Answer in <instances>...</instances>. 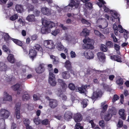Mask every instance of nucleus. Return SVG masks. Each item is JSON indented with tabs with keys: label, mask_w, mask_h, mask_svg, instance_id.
Here are the masks:
<instances>
[{
	"label": "nucleus",
	"mask_w": 129,
	"mask_h": 129,
	"mask_svg": "<svg viewBox=\"0 0 129 129\" xmlns=\"http://www.w3.org/2000/svg\"><path fill=\"white\" fill-rule=\"evenodd\" d=\"M42 22L44 26L41 29V32L43 34H46L50 33L51 28L55 26V24L54 22L44 19H42Z\"/></svg>",
	"instance_id": "obj_1"
},
{
	"label": "nucleus",
	"mask_w": 129,
	"mask_h": 129,
	"mask_svg": "<svg viewBox=\"0 0 129 129\" xmlns=\"http://www.w3.org/2000/svg\"><path fill=\"white\" fill-rule=\"evenodd\" d=\"M83 42L84 44L82 47L85 49H92L93 48V44L94 42L93 40L90 39L89 38H86L83 39Z\"/></svg>",
	"instance_id": "obj_2"
},
{
	"label": "nucleus",
	"mask_w": 129,
	"mask_h": 129,
	"mask_svg": "<svg viewBox=\"0 0 129 129\" xmlns=\"http://www.w3.org/2000/svg\"><path fill=\"white\" fill-rule=\"evenodd\" d=\"M108 112L109 113L106 114L104 116V114H101L102 118L104 119L106 121H108L111 119L112 114L115 115L116 113V111L114 108H112L111 109H109Z\"/></svg>",
	"instance_id": "obj_3"
},
{
	"label": "nucleus",
	"mask_w": 129,
	"mask_h": 129,
	"mask_svg": "<svg viewBox=\"0 0 129 129\" xmlns=\"http://www.w3.org/2000/svg\"><path fill=\"white\" fill-rule=\"evenodd\" d=\"M57 81L58 83L62 87V90H61L60 89L56 91V93L58 96H61V94L62 92L65 91L67 87V85L61 79H58L57 80Z\"/></svg>",
	"instance_id": "obj_4"
},
{
	"label": "nucleus",
	"mask_w": 129,
	"mask_h": 129,
	"mask_svg": "<svg viewBox=\"0 0 129 129\" xmlns=\"http://www.w3.org/2000/svg\"><path fill=\"white\" fill-rule=\"evenodd\" d=\"M48 81L49 84L51 86H54L56 84L55 76L53 73L52 70L50 71Z\"/></svg>",
	"instance_id": "obj_5"
},
{
	"label": "nucleus",
	"mask_w": 129,
	"mask_h": 129,
	"mask_svg": "<svg viewBox=\"0 0 129 129\" xmlns=\"http://www.w3.org/2000/svg\"><path fill=\"white\" fill-rule=\"evenodd\" d=\"M43 44L45 47L50 49H53L55 47V45L53 42L52 40L44 41L43 42Z\"/></svg>",
	"instance_id": "obj_6"
},
{
	"label": "nucleus",
	"mask_w": 129,
	"mask_h": 129,
	"mask_svg": "<svg viewBox=\"0 0 129 129\" xmlns=\"http://www.w3.org/2000/svg\"><path fill=\"white\" fill-rule=\"evenodd\" d=\"M3 97L2 98H0V103H4L6 101H11L12 100V97L9 95L6 92H4L3 94Z\"/></svg>",
	"instance_id": "obj_7"
},
{
	"label": "nucleus",
	"mask_w": 129,
	"mask_h": 129,
	"mask_svg": "<svg viewBox=\"0 0 129 129\" xmlns=\"http://www.w3.org/2000/svg\"><path fill=\"white\" fill-rule=\"evenodd\" d=\"M113 28L114 29V33L116 35H118V31L120 33H123L124 31V29L122 26L120 25H119L117 27V25L115 24H113Z\"/></svg>",
	"instance_id": "obj_8"
},
{
	"label": "nucleus",
	"mask_w": 129,
	"mask_h": 129,
	"mask_svg": "<svg viewBox=\"0 0 129 129\" xmlns=\"http://www.w3.org/2000/svg\"><path fill=\"white\" fill-rule=\"evenodd\" d=\"M10 113L8 110L2 109L0 110V116L4 119L7 118L9 116Z\"/></svg>",
	"instance_id": "obj_9"
},
{
	"label": "nucleus",
	"mask_w": 129,
	"mask_h": 129,
	"mask_svg": "<svg viewBox=\"0 0 129 129\" xmlns=\"http://www.w3.org/2000/svg\"><path fill=\"white\" fill-rule=\"evenodd\" d=\"M21 104L20 103H17L14 108L15 110V114L16 118L19 119L20 118V109Z\"/></svg>",
	"instance_id": "obj_10"
},
{
	"label": "nucleus",
	"mask_w": 129,
	"mask_h": 129,
	"mask_svg": "<svg viewBox=\"0 0 129 129\" xmlns=\"http://www.w3.org/2000/svg\"><path fill=\"white\" fill-rule=\"evenodd\" d=\"M103 23L102 25H99L98 26L101 28H104L106 27L108 25V22L106 21V20L105 19L100 18L97 21V23L99 22Z\"/></svg>",
	"instance_id": "obj_11"
},
{
	"label": "nucleus",
	"mask_w": 129,
	"mask_h": 129,
	"mask_svg": "<svg viewBox=\"0 0 129 129\" xmlns=\"http://www.w3.org/2000/svg\"><path fill=\"white\" fill-rule=\"evenodd\" d=\"M111 14L113 18L111 17L110 19L112 21H114L115 19H118V20L119 21V15L117 13V12L114 10H111L110 11Z\"/></svg>",
	"instance_id": "obj_12"
},
{
	"label": "nucleus",
	"mask_w": 129,
	"mask_h": 129,
	"mask_svg": "<svg viewBox=\"0 0 129 129\" xmlns=\"http://www.w3.org/2000/svg\"><path fill=\"white\" fill-rule=\"evenodd\" d=\"M64 67L66 68L67 70L71 71V73L75 75V74L74 72L71 70L72 66L71 63L70 61L68 60H66L64 63Z\"/></svg>",
	"instance_id": "obj_13"
},
{
	"label": "nucleus",
	"mask_w": 129,
	"mask_h": 129,
	"mask_svg": "<svg viewBox=\"0 0 129 129\" xmlns=\"http://www.w3.org/2000/svg\"><path fill=\"white\" fill-rule=\"evenodd\" d=\"M52 10L47 7H43L41 9V11L44 15L49 16L51 15V14Z\"/></svg>",
	"instance_id": "obj_14"
},
{
	"label": "nucleus",
	"mask_w": 129,
	"mask_h": 129,
	"mask_svg": "<svg viewBox=\"0 0 129 129\" xmlns=\"http://www.w3.org/2000/svg\"><path fill=\"white\" fill-rule=\"evenodd\" d=\"M69 6L71 7L75 6L76 8H80L79 2L76 0H71V3L69 4Z\"/></svg>",
	"instance_id": "obj_15"
},
{
	"label": "nucleus",
	"mask_w": 129,
	"mask_h": 129,
	"mask_svg": "<svg viewBox=\"0 0 129 129\" xmlns=\"http://www.w3.org/2000/svg\"><path fill=\"white\" fill-rule=\"evenodd\" d=\"M22 87V84L20 83L16 84L12 86V88L14 90L17 91V94H20V89Z\"/></svg>",
	"instance_id": "obj_16"
},
{
	"label": "nucleus",
	"mask_w": 129,
	"mask_h": 129,
	"mask_svg": "<svg viewBox=\"0 0 129 129\" xmlns=\"http://www.w3.org/2000/svg\"><path fill=\"white\" fill-rule=\"evenodd\" d=\"M85 57L88 59H92L94 57L93 53L90 50H86L84 53Z\"/></svg>",
	"instance_id": "obj_17"
},
{
	"label": "nucleus",
	"mask_w": 129,
	"mask_h": 129,
	"mask_svg": "<svg viewBox=\"0 0 129 129\" xmlns=\"http://www.w3.org/2000/svg\"><path fill=\"white\" fill-rule=\"evenodd\" d=\"M102 94V92L98 90L93 92V94L91 97V98L93 100L95 99L98 97H101Z\"/></svg>",
	"instance_id": "obj_18"
},
{
	"label": "nucleus",
	"mask_w": 129,
	"mask_h": 129,
	"mask_svg": "<svg viewBox=\"0 0 129 129\" xmlns=\"http://www.w3.org/2000/svg\"><path fill=\"white\" fill-rule=\"evenodd\" d=\"M72 114L71 112L67 111L66 112L64 113V118L65 120L68 121L72 118Z\"/></svg>",
	"instance_id": "obj_19"
},
{
	"label": "nucleus",
	"mask_w": 129,
	"mask_h": 129,
	"mask_svg": "<svg viewBox=\"0 0 129 129\" xmlns=\"http://www.w3.org/2000/svg\"><path fill=\"white\" fill-rule=\"evenodd\" d=\"M82 116L80 113H78L74 114V119L76 122L80 121L82 120Z\"/></svg>",
	"instance_id": "obj_20"
},
{
	"label": "nucleus",
	"mask_w": 129,
	"mask_h": 129,
	"mask_svg": "<svg viewBox=\"0 0 129 129\" xmlns=\"http://www.w3.org/2000/svg\"><path fill=\"white\" fill-rule=\"evenodd\" d=\"M44 64H40L38 67L36 69L37 72L38 73H40L43 72L44 69Z\"/></svg>",
	"instance_id": "obj_21"
},
{
	"label": "nucleus",
	"mask_w": 129,
	"mask_h": 129,
	"mask_svg": "<svg viewBox=\"0 0 129 129\" xmlns=\"http://www.w3.org/2000/svg\"><path fill=\"white\" fill-rule=\"evenodd\" d=\"M57 102L55 100L51 99L50 100L49 106L52 108H54L57 105Z\"/></svg>",
	"instance_id": "obj_22"
},
{
	"label": "nucleus",
	"mask_w": 129,
	"mask_h": 129,
	"mask_svg": "<svg viewBox=\"0 0 129 129\" xmlns=\"http://www.w3.org/2000/svg\"><path fill=\"white\" fill-rule=\"evenodd\" d=\"M5 41L8 43L10 42V40H11L12 38L10 37L7 33H1Z\"/></svg>",
	"instance_id": "obj_23"
},
{
	"label": "nucleus",
	"mask_w": 129,
	"mask_h": 129,
	"mask_svg": "<svg viewBox=\"0 0 129 129\" xmlns=\"http://www.w3.org/2000/svg\"><path fill=\"white\" fill-rule=\"evenodd\" d=\"M36 52L34 49L31 48L29 50V55L30 57L33 59L36 55Z\"/></svg>",
	"instance_id": "obj_24"
},
{
	"label": "nucleus",
	"mask_w": 129,
	"mask_h": 129,
	"mask_svg": "<svg viewBox=\"0 0 129 129\" xmlns=\"http://www.w3.org/2000/svg\"><path fill=\"white\" fill-rule=\"evenodd\" d=\"M87 88L86 85H83L81 87H76V91H78L80 93H83L86 90V89Z\"/></svg>",
	"instance_id": "obj_25"
},
{
	"label": "nucleus",
	"mask_w": 129,
	"mask_h": 129,
	"mask_svg": "<svg viewBox=\"0 0 129 129\" xmlns=\"http://www.w3.org/2000/svg\"><path fill=\"white\" fill-rule=\"evenodd\" d=\"M26 20L29 22H35L36 20L35 16L33 14L28 15L26 18Z\"/></svg>",
	"instance_id": "obj_26"
},
{
	"label": "nucleus",
	"mask_w": 129,
	"mask_h": 129,
	"mask_svg": "<svg viewBox=\"0 0 129 129\" xmlns=\"http://www.w3.org/2000/svg\"><path fill=\"white\" fill-rule=\"evenodd\" d=\"M97 55L98 58L101 61H103L105 58L104 54L102 52H98Z\"/></svg>",
	"instance_id": "obj_27"
},
{
	"label": "nucleus",
	"mask_w": 129,
	"mask_h": 129,
	"mask_svg": "<svg viewBox=\"0 0 129 129\" xmlns=\"http://www.w3.org/2000/svg\"><path fill=\"white\" fill-rule=\"evenodd\" d=\"M62 77L64 79H68L70 77L69 73L68 71H64L61 73Z\"/></svg>",
	"instance_id": "obj_28"
},
{
	"label": "nucleus",
	"mask_w": 129,
	"mask_h": 129,
	"mask_svg": "<svg viewBox=\"0 0 129 129\" xmlns=\"http://www.w3.org/2000/svg\"><path fill=\"white\" fill-rule=\"evenodd\" d=\"M125 111L124 109H120L119 111V114L121 118L125 120L126 119V115L124 113Z\"/></svg>",
	"instance_id": "obj_29"
},
{
	"label": "nucleus",
	"mask_w": 129,
	"mask_h": 129,
	"mask_svg": "<svg viewBox=\"0 0 129 129\" xmlns=\"http://www.w3.org/2000/svg\"><path fill=\"white\" fill-rule=\"evenodd\" d=\"M89 31L86 28L83 29L82 32L80 33V35L82 36H86L89 35Z\"/></svg>",
	"instance_id": "obj_30"
},
{
	"label": "nucleus",
	"mask_w": 129,
	"mask_h": 129,
	"mask_svg": "<svg viewBox=\"0 0 129 129\" xmlns=\"http://www.w3.org/2000/svg\"><path fill=\"white\" fill-rule=\"evenodd\" d=\"M7 69V65L3 62H0V71H5Z\"/></svg>",
	"instance_id": "obj_31"
},
{
	"label": "nucleus",
	"mask_w": 129,
	"mask_h": 129,
	"mask_svg": "<svg viewBox=\"0 0 129 129\" xmlns=\"http://www.w3.org/2000/svg\"><path fill=\"white\" fill-rule=\"evenodd\" d=\"M16 11L18 12L22 13L24 11V9L21 5H17L15 7Z\"/></svg>",
	"instance_id": "obj_32"
},
{
	"label": "nucleus",
	"mask_w": 129,
	"mask_h": 129,
	"mask_svg": "<svg viewBox=\"0 0 129 129\" xmlns=\"http://www.w3.org/2000/svg\"><path fill=\"white\" fill-rule=\"evenodd\" d=\"M111 59L113 60L116 61L117 62H121V58L118 56L113 55L110 57Z\"/></svg>",
	"instance_id": "obj_33"
},
{
	"label": "nucleus",
	"mask_w": 129,
	"mask_h": 129,
	"mask_svg": "<svg viewBox=\"0 0 129 129\" xmlns=\"http://www.w3.org/2000/svg\"><path fill=\"white\" fill-rule=\"evenodd\" d=\"M7 58L8 61L11 63H13L15 62V59L12 54H9Z\"/></svg>",
	"instance_id": "obj_34"
},
{
	"label": "nucleus",
	"mask_w": 129,
	"mask_h": 129,
	"mask_svg": "<svg viewBox=\"0 0 129 129\" xmlns=\"http://www.w3.org/2000/svg\"><path fill=\"white\" fill-rule=\"evenodd\" d=\"M4 122L5 120L3 119H0V129H5L6 126Z\"/></svg>",
	"instance_id": "obj_35"
},
{
	"label": "nucleus",
	"mask_w": 129,
	"mask_h": 129,
	"mask_svg": "<svg viewBox=\"0 0 129 129\" xmlns=\"http://www.w3.org/2000/svg\"><path fill=\"white\" fill-rule=\"evenodd\" d=\"M56 47L57 49L59 51H61L64 49V47L61 44V42H58L56 44Z\"/></svg>",
	"instance_id": "obj_36"
},
{
	"label": "nucleus",
	"mask_w": 129,
	"mask_h": 129,
	"mask_svg": "<svg viewBox=\"0 0 129 129\" xmlns=\"http://www.w3.org/2000/svg\"><path fill=\"white\" fill-rule=\"evenodd\" d=\"M50 57L51 58L53 59V62L54 64H56L59 63V61L57 57L53 55H50Z\"/></svg>",
	"instance_id": "obj_37"
},
{
	"label": "nucleus",
	"mask_w": 129,
	"mask_h": 129,
	"mask_svg": "<svg viewBox=\"0 0 129 129\" xmlns=\"http://www.w3.org/2000/svg\"><path fill=\"white\" fill-rule=\"evenodd\" d=\"M11 40L16 44L21 46L22 45V43L21 41L16 39H12Z\"/></svg>",
	"instance_id": "obj_38"
},
{
	"label": "nucleus",
	"mask_w": 129,
	"mask_h": 129,
	"mask_svg": "<svg viewBox=\"0 0 129 129\" xmlns=\"http://www.w3.org/2000/svg\"><path fill=\"white\" fill-rule=\"evenodd\" d=\"M22 69L23 72H25L26 70L27 71H32V69L26 66H23L22 67Z\"/></svg>",
	"instance_id": "obj_39"
},
{
	"label": "nucleus",
	"mask_w": 129,
	"mask_h": 129,
	"mask_svg": "<svg viewBox=\"0 0 129 129\" xmlns=\"http://www.w3.org/2000/svg\"><path fill=\"white\" fill-rule=\"evenodd\" d=\"M30 96L27 93H25L24 94L22 97V100L24 101H26L29 99Z\"/></svg>",
	"instance_id": "obj_40"
},
{
	"label": "nucleus",
	"mask_w": 129,
	"mask_h": 129,
	"mask_svg": "<svg viewBox=\"0 0 129 129\" xmlns=\"http://www.w3.org/2000/svg\"><path fill=\"white\" fill-rule=\"evenodd\" d=\"M100 49L101 50L104 52L107 51L108 49L106 46L103 44L101 45Z\"/></svg>",
	"instance_id": "obj_41"
},
{
	"label": "nucleus",
	"mask_w": 129,
	"mask_h": 129,
	"mask_svg": "<svg viewBox=\"0 0 129 129\" xmlns=\"http://www.w3.org/2000/svg\"><path fill=\"white\" fill-rule=\"evenodd\" d=\"M98 0L100 2L98 3H97V4L100 8L102 7L103 4L104 5V4H106V3L104 1H103V0Z\"/></svg>",
	"instance_id": "obj_42"
},
{
	"label": "nucleus",
	"mask_w": 129,
	"mask_h": 129,
	"mask_svg": "<svg viewBox=\"0 0 129 129\" xmlns=\"http://www.w3.org/2000/svg\"><path fill=\"white\" fill-rule=\"evenodd\" d=\"M107 47L108 48H111L113 46V43L110 41H107L106 43Z\"/></svg>",
	"instance_id": "obj_43"
},
{
	"label": "nucleus",
	"mask_w": 129,
	"mask_h": 129,
	"mask_svg": "<svg viewBox=\"0 0 129 129\" xmlns=\"http://www.w3.org/2000/svg\"><path fill=\"white\" fill-rule=\"evenodd\" d=\"M3 49L4 52H10V50L8 47L5 45H4L3 46Z\"/></svg>",
	"instance_id": "obj_44"
},
{
	"label": "nucleus",
	"mask_w": 129,
	"mask_h": 129,
	"mask_svg": "<svg viewBox=\"0 0 129 129\" xmlns=\"http://www.w3.org/2000/svg\"><path fill=\"white\" fill-rule=\"evenodd\" d=\"M68 87L70 89L72 90H74L75 88V85L72 83H69L68 85Z\"/></svg>",
	"instance_id": "obj_45"
},
{
	"label": "nucleus",
	"mask_w": 129,
	"mask_h": 129,
	"mask_svg": "<svg viewBox=\"0 0 129 129\" xmlns=\"http://www.w3.org/2000/svg\"><path fill=\"white\" fill-rule=\"evenodd\" d=\"M24 119V120L23 121V122L26 126L29 125L30 123V121L28 119Z\"/></svg>",
	"instance_id": "obj_46"
},
{
	"label": "nucleus",
	"mask_w": 129,
	"mask_h": 129,
	"mask_svg": "<svg viewBox=\"0 0 129 129\" xmlns=\"http://www.w3.org/2000/svg\"><path fill=\"white\" fill-rule=\"evenodd\" d=\"M34 121L36 125L39 124L40 122V120L39 119L38 117H37V118H35L34 120Z\"/></svg>",
	"instance_id": "obj_47"
},
{
	"label": "nucleus",
	"mask_w": 129,
	"mask_h": 129,
	"mask_svg": "<svg viewBox=\"0 0 129 129\" xmlns=\"http://www.w3.org/2000/svg\"><path fill=\"white\" fill-rule=\"evenodd\" d=\"M59 32V30L58 29H55L53 30L51 32V34L52 35L54 36H56Z\"/></svg>",
	"instance_id": "obj_48"
},
{
	"label": "nucleus",
	"mask_w": 129,
	"mask_h": 129,
	"mask_svg": "<svg viewBox=\"0 0 129 129\" xmlns=\"http://www.w3.org/2000/svg\"><path fill=\"white\" fill-rule=\"evenodd\" d=\"M124 36L125 38L126 39L129 36V33L125 29H124Z\"/></svg>",
	"instance_id": "obj_49"
},
{
	"label": "nucleus",
	"mask_w": 129,
	"mask_h": 129,
	"mask_svg": "<svg viewBox=\"0 0 129 129\" xmlns=\"http://www.w3.org/2000/svg\"><path fill=\"white\" fill-rule=\"evenodd\" d=\"M18 18V16L17 14H15L11 17L10 18V20L12 21H14Z\"/></svg>",
	"instance_id": "obj_50"
},
{
	"label": "nucleus",
	"mask_w": 129,
	"mask_h": 129,
	"mask_svg": "<svg viewBox=\"0 0 129 129\" xmlns=\"http://www.w3.org/2000/svg\"><path fill=\"white\" fill-rule=\"evenodd\" d=\"M88 101V100L87 99H85L82 102V104L83 105L84 108L86 106Z\"/></svg>",
	"instance_id": "obj_51"
},
{
	"label": "nucleus",
	"mask_w": 129,
	"mask_h": 129,
	"mask_svg": "<svg viewBox=\"0 0 129 129\" xmlns=\"http://www.w3.org/2000/svg\"><path fill=\"white\" fill-rule=\"evenodd\" d=\"M116 83L119 85H122L123 83L122 79L121 78L118 79L116 81Z\"/></svg>",
	"instance_id": "obj_52"
},
{
	"label": "nucleus",
	"mask_w": 129,
	"mask_h": 129,
	"mask_svg": "<svg viewBox=\"0 0 129 129\" xmlns=\"http://www.w3.org/2000/svg\"><path fill=\"white\" fill-rule=\"evenodd\" d=\"M85 5V7L89 9H91L92 8V4L90 3H86Z\"/></svg>",
	"instance_id": "obj_53"
},
{
	"label": "nucleus",
	"mask_w": 129,
	"mask_h": 129,
	"mask_svg": "<svg viewBox=\"0 0 129 129\" xmlns=\"http://www.w3.org/2000/svg\"><path fill=\"white\" fill-rule=\"evenodd\" d=\"M34 8V7L30 4H29L28 5L27 8L29 12L33 11Z\"/></svg>",
	"instance_id": "obj_54"
},
{
	"label": "nucleus",
	"mask_w": 129,
	"mask_h": 129,
	"mask_svg": "<svg viewBox=\"0 0 129 129\" xmlns=\"http://www.w3.org/2000/svg\"><path fill=\"white\" fill-rule=\"evenodd\" d=\"M35 49L39 51H40L41 52L43 50L42 48L39 45H36L35 46Z\"/></svg>",
	"instance_id": "obj_55"
},
{
	"label": "nucleus",
	"mask_w": 129,
	"mask_h": 129,
	"mask_svg": "<svg viewBox=\"0 0 129 129\" xmlns=\"http://www.w3.org/2000/svg\"><path fill=\"white\" fill-rule=\"evenodd\" d=\"M33 97L35 101L38 100L40 99L39 95L38 94H34Z\"/></svg>",
	"instance_id": "obj_56"
},
{
	"label": "nucleus",
	"mask_w": 129,
	"mask_h": 129,
	"mask_svg": "<svg viewBox=\"0 0 129 129\" xmlns=\"http://www.w3.org/2000/svg\"><path fill=\"white\" fill-rule=\"evenodd\" d=\"M108 106L107 105H105L103 107V111L101 112V114H104V112L106 110Z\"/></svg>",
	"instance_id": "obj_57"
},
{
	"label": "nucleus",
	"mask_w": 129,
	"mask_h": 129,
	"mask_svg": "<svg viewBox=\"0 0 129 129\" xmlns=\"http://www.w3.org/2000/svg\"><path fill=\"white\" fill-rule=\"evenodd\" d=\"M123 122L122 121L119 120L117 125V126L118 127H121L123 126Z\"/></svg>",
	"instance_id": "obj_58"
},
{
	"label": "nucleus",
	"mask_w": 129,
	"mask_h": 129,
	"mask_svg": "<svg viewBox=\"0 0 129 129\" xmlns=\"http://www.w3.org/2000/svg\"><path fill=\"white\" fill-rule=\"evenodd\" d=\"M71 37V36L69 35L66 34L65 36L63 37V39L67 40H69Z\"/></svg>",
	"instance_id": "obj_59"
},
{
	"label": "nucleus",
	"mask_w": 129,
	"mask_h": 129,
	"mask_svg": "<svg viewBox=\"0 0 129 129\" xmlns=\"http://www.w3.org/2000/svg\"><path fill=\"white\" fill-rule=\"evenodd\" d=\"M24 75L22 76V78L23 79H29L33 77V75L31 74H29L27 76L26 78L24 77Z\"/></svg>",
	"instance_id": "obj_60"
},
{
	"label": "nucleus",
	"mask_w": 129,
	"mask_h": 129,
	"mask_svg": "<svg viewBox=\"0 0 129 129\" xmlns=\"http://www.w3.org/2000/svg\"><path fill=\"white\" fill-rule=\"evenodd\" d=\"M100 125L103 128L104 127L105 123L104 122L103 120H101L99 122Z\"/></svg>",
	"instance_id": "obj_61"
},
{
	"label": "nucleus",
	"mask_w": 129,
	"mask_h": 129,
	"mask_svg": "<svg viewBox=\"0 0 129 129\" xmlns=\"http://www.w3.org/2000/svg\"><path fill=\"white\" fill-rule=\"evenodd\" d=\"M119 97L116 95H115L114 96V98L112 101L113 103H114L115 101L118 99Z\"/></svg>",
	"instance_id": "obj_62"
},
{
	"label": "nucleus",
	"mask_w": 129,
	"mask_h": 129,
	"mask_svg": "<svg viewBox=\"0 0 129 129\" xmlns=\"http://www.w3.org/2000/svg\"><path fill=\"white\" fill-rule=\"evenodd\" d=\"M49 121L47 119H45L42 121V123L43 124H47L48 123Z\"/></svg>",
	"instance_id": "obj_63"
},
{
	"label": "nucleus",
	"mask_w": 129,
	"mask_h": 129,
	"mask_svg": "<svg viewBox=\"0 0 129 129\" xmlns=\"http://www.w3.org/2000/svg\"><path fill=\"white\" fill-rule=\"evenodd\" d=\"M114 47L116 51H118L120 49V46L116 44H114Z\"/></svg>",
	"instance_id": "obj_64"
}]
</instances>
